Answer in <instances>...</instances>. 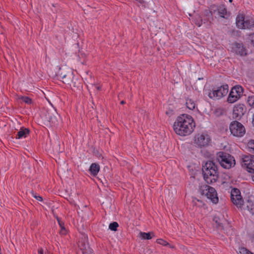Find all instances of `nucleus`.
<instances>
[{
	"label": "nucleus",
	"mask_w": 254,
	"mask_h": 254,
	"mask_svg": "<svg viewBox=\"0 0 254 254\" xmlns=\"http://www.w3.org/2000/svg\"><path fill=\"white\" fill-rule=\"evenodd\" d=\"M195 126L193 118L189 115L182 114L178 117L173 125L175 132L181 136L190 135Z\"/></svg>",
	"instance_id": "f257e3e1"
},
{
	"label": "nucleus",
	"mask_w": 254,
	"mask_h": 254,
	"mask_svg": "<svg viewBox=\"0 0 254 254\" xmlns=\"http://www.w3.org/2000/svg\"><path fill=\"white\" fill-rule=\"evenodd\" d=\"M203 178L207 184L216 182L219 176L217 165L213 161H207L202 168Z\"/></svg>",
	"instance_id": "f03ea898"
},
{
	"label": "nucleus",
	"mask_w": 254,
	"mask_h": 254,
	"mask_svg": "<svg viewBox=\"0 0 254 254\" xmlns=\"http://www.w3.org/2000/svg\"><path fill=\"white\" fill-rule=\"evenodd\" d=\"M217 159L221 166L225 169H230L235 165L234 157L226 152H218L217 154Z\"/></svg>",
	"instance_id": "7ed1b4c3"
},
{
	"label": "nucleus",
	"mask_w": 254,
	"mask_h": 254,
	"mask_svg": "<svg viewBox=\"0 0 254 254\" xmlns=\"http://www.w3.org/2000/svg\"><path fill=\"white\" fill-rule=\"evenodd\" d=\"M199 192L202 195L206 196L215 204L218 203V197L215 189L206 185H203L200 187Z\"/></svg>",
	"instance_id": "20e7f679"
},
{
	"label": "nucleus",
	"mask_w": 254,
	"mask_h": 254,
	"mask_svg": "<svg viewBox=\"0 0 254 254\" xmlns=\"http://www.w3.org/2000/svg\"><path fill=\"white\" fill-rule=\"evenodd\" d=\"M231 133L234 136L241 137L246 133V129L244 126L237 121H233L229 126Z\"/></svg>",
	"instance_id": "39448f33"
},
{
	"label": "nucleus",
	"mask_w": 254,
	"mask_h": 254,
	"mask_svg": "<svg viewBox=\"0 0 254 254\" xmlns=\"http://www.w3.org/2000/svg\"><path fill=\"white\" fill-rule=\"evenodd\" d=\"M236 25L240 29H251L254 27V20L245 18L243 14H239L236 17Z\"/></svg>",
	"instance_id": "423d86ee"
},
{
	"label": "nucleus",
	"mask_w": 254,
	"mask_h": 254,
	"mask_svg": "<svg viewBox=\"0 0 254 254\" xmlns=\"http://www.w3.org/2000/svg\"><path fill=\"white\" fill-rule=\"evenodd\" d=\"M194 141L198 147L202 148L208 146L211 138L206 132L198 133L195 136Z\"/></svg>",
	"instance_id": "0eeeda50"
},
{
	"label": "nucleus",
	"mask_w": 254,
	"mask_h": 254,
	"mask_svg": "<svg viewBox=\"0 0 254 254\" xmlns=\"http://www.w3.org/2000/svg\"><path fill=\"white\" fill-rule=\"evenodd\" d=\"M243 93V88L241 86L237 85L233 87L228 96V102L230 103L235 102L241 97Z\"/></svg>",
	"instance_id": "6e6552de"
},
{
	"label": "nucleus",
	"mask_w": 254,
	"mask_h": 254,
	"mask_svg": "<svg viewBox=\"0 0 254 254\" xmlns=\"http://www.w3.org/2000/svg\"><path fill=\"white\" fill-rule=\"evenodd\" d=\"M242 166L245 168L247 171L254 172V155H244L242 157Z\"/></svg>",
	"instance_id": "1a4fd4ad"
},
{
	"label": "nucleus",
	"mask_w": 254,
	"mask_h": 254,
	"mask_svg": "<svg viewBox=\"0 0 254 254\" xmlns=\"http://www.w3.org/2000/svg\"><path fill=\"white\" fill-rule=\"evenodd\" d=\"M232 52L240 56H246L247 50L242 43L235 42L232 44Z\"/></svg>",
	"instance_id": "9d476101"
},
{
	"label": "nucleus",
	"mask_w": 254,
	"mask_h": 254,
	"mask_svg": "<svg viewBox=\"0 0 254 254\" xmlns=\"http://www.w3.org/2000/svg\"><path fill=\"white\" fill-rule=\"evenodd\" d=\"M246 111L247 109L244 104L236 105L233 109V118L235 119L239 120L245 114Z\"/></svg>",
	"instance_id": "9b49d317"
},
{
	"label": "nucleus",
	"mask_w": 254,
	"mask_h": 254,
	"mask_svg": "<svg viewBox=\"0 0 254 254\" xmlns=\"http://www.w3.org/2000/svg\"><path fill=\"white\" fill-rule=\"evenodd\" d=\"M78 247L80 250L82 251V254H93V250L85 241L79 242Z\"/></svg>",
	"instance_id": "f8f14e48"
},
{
	"label": "nucleus",
	"mask_w": 254,
	"mask_h": 254,
	"mask_svg": "<svg viewBox=\"0 0 254 254\" xmlns=\"http://www.w3.org/2000/svg\"><path fill=\"white\" fill-rule=\"evenodd\" d=\"M67 84L69 85L71 89L74 91L79 89L82 87L80 80L74 77L73 78V80H71Z\"/></svg>",
	"instance_id": "ddd939ff"
},
{
	"label": "nucleus",
	"mask_w": 254,
	"mask_h": 254,
	"mask_svg": "<svg viewBox=\"0 0 254 254\" xmlns=\"http://www.w3.org/2000/svg\"><path fill=\"white\" fill-rule=\"evenodd\" d=\"M231 199L234 204L236 205L238 207H241L243 205V200L241 195H234V197H231Z\"/></svg>",
	"instance_id": "4468645a"
},
{
	"label": "nucleus",
	"mask_w": 254,
	"mask_h": 254,
	"mask_svg": "<svg viewBox=\"0 0 254 254\" xmlns=\"http://www.w3.org/2000/svg\"><path fill=\"white\" fill-rule=\"evenodd\" d=\"M216 89L218 94V98L226 95L228 92V85H224L217 87Z\"/></svg>",
	"instance_id": "2eb2a0df"
},
{
	"label": "nucleus",
	"mask_w": 254,
	"mask_h": 254,
	"mask_svg": "<svg viewBox=\"0 0 254 254\" xmlns=\"http://www.w3.org/2000/svg\"><path fill=\"white\" fill-rule=\"evenodd\" d=\"M74 74L72 72V71H69L68 73L66 75V76H64L62 78V81L63 83L65 84H68L69 82H70L71 80H73V78H74Z\"/></svg>",
	"instance_id": "dca6fc26"
},
{
	"label": "nucleus",
	"mask_w": 254,
	"mask_h": 254,
	"mask_svg": "<svg viewBox=\"0 0 254 254\" xmlns=\"http://www.w3.org/2000/svg\"><path fill=\"white\" fill-rule=\"evenodd\" d=\"M29 133V130L26 128H21L20 130L17 132L16 138H25Z\"/></svg>",
	"instance_id": "f3484780"
},
{
	"label": "nucleus",
	"mask_w": 254,
	"mask_h": 254,
	"mask_svg": "<svg viewBox=\"0 0 254 254\" xmlns=\"http://www.w3.org/2000/svg\"><path fill=\"white\" fill-rule=\"evenodd\" d=\"M99 170L100 166L98 164L94 163H92L91 165L89 171L90 172L91 174L93 176H95L96 175H97Z\"/></svg>",
	"instance_id": "a211bd4d"
},
{
	"label": "nucleus",
	"mask_w": 254,
	"mask_h": 254,
	"mask_svg": "<svg viewBox=\"0 0 254 254\" xmlns=\"http://www.w3.org/2000/svg\"><path fill=\"white\" fill-rule=\"evenodd\" d=\"M69 71H71V70L65 67H60L59 71L58 72L57 76L59 78H62L64 76H66Z\"/></svg>",
	"instance_id": "6ab92c4d"
},
{
	"label": "nucleus",
	"mask_w": 254,
	"mask_h": 254,
	"mask_svg": "<svg viewBox=\"0 0 254 254\" xmlns=\"http://www.w3.org/2000/svg\"><path fill=\"white\" fill-rule=\"evenodd\" d=\"M217 10L220 16L223 18H227V12L224 5H220L217 8Z\"/></svg>",
	"instance_id": "aec40b11"
},
{
	"label": "nucleus",
	"mask_w": 254,
	"mask_h": 254,
	"mask_svg": "<svg viewBox=\"0 0 254 254\" xmlns=\"http://www.w3.org/2000/svg\"><path fill=\"white\" fill-rule=\"evenodd\" d=\"M46 117L47 121L52 123L54 125L56 124L58 122L56 117L55 116L52 117L51 113L49 111L46 112Z\"/></svg>",
	"instance_id": "412c9836"
},
{
	"label": "nucleus",
	"mask_w": 254,
	"mask_h": 254,
	"mask_svg": "<svg viewBox=\"0 0 254 254\" xmlns=\"http://www.w3.org/2000/svg\"><path fill=\"white\" fill-rule=\"evenodd\" d=\"M139 234L142 239L145 240H150L152 238V237L154 236V233L153 232H140Z\"/></svg>",
	"instance_id": "4be33fe9"
},
{
	"label": "nucleus",
	"mask_w": 254,
	"mask_h": 254,
	"mask_svg": "<svg viewBox=\"0 0 254 254\" xmlns=\"http://www.w3.org/2000/svg\"><path fill=\"white\" fill-rule=\"evenodd\" d=\"M186 106L188 109L190 110H193L195 108V104L194 102L190 99H188L186 100Z\"/></svg>",
	"instance_id": "5701e85b"
},
{
	"label": "nucleus",
	"mask_w": 254,
	"mask_h": 254,
	"mask_svg": "<svg viewBox=\"0 0 254 254\" xmlns=\"http://www.w3.org/2000/svg\"><path fill=\"white\" fill-rule=\"evenodd\" d=\"M208 96L211 99L218 98V94L216 88H213L212 91H210L208 92Z\"/></svg>",
	"instance_id": "b1692460"
},
{
	"label": "nucleus",
	"mask_w": 254,
	"mask_h": 254,
	"mask_svg": "<svg viewBox=\"0 0 254 254\" xmlns=\"http://www.w3.org/2000/svg\"><path fill=\"white\" fill-rule=\"evenodd\" d=\"M213 221L215 222L216 226L218 229H223V226L220 219L217 216H214L213 218Z\"/></svg>",
	"instance_id": "393cba45"
},
{
	"label": "nucleus",
	"mask_w": 254,
	"mask_h": 254,
	"mask_svg": "<svg viewBox=\"0 0 254 254\" xmlns=\"http://www.w3.org/2000/svg\"><path fill=\"white\" fill-rule=\"evenodd\" d=\"M248 150L251 153L254 154V140H250L248 143Z\"/></svg>",
	"instance_id": "a878e982"
},
{
	"label": "nucleus",
	"mask_w": 254,
	"mask_h": 254,
	"mask_svg": "<svg viewBox=\"0 0 254 254\" xmlns=\"http://www.w3.org/2000/svg\"><path fill=\"white\" fill-rule=\"evenodd\" d=\"M119 227V224L116 222H114L110 224L109 228L114 231H116L117 230V228Z\"/></svg>",
	"instance_id": "bb28decb"
},
{
	"label": "nucleus",
	"mask_w": 254,
	"mask_h": 254,
	"mask_svg": "<svg viewBox=\"0 0 254 254\" xmlns=\"http://www.w3.org/2000/svg\"><path fill=\"white\" fill-rule=\"evenodd\" d=\"M21 101L27 104H30L32 103V100L27 96H21L19 98Z\"/></svg>",
	"instance_id": "cd10ccee"
},
{
	"label": "nucleus",
	"mask_w": 254,
	"mask_h": 254,
	"mask_svg": "<svg viewBox=\"0 0 254 254\" xmlns=\"http://www.w3.org/2000/svg\"><path fill=\"white\" fill-rule=\"evenodd\" d=\"M248 210L253 215L254 214V204L252 202H249V204L247 205Z\"/></svg>",
	"instance_id": "c85d7f7f"
},
{
	"label": "nucleus",
	"mask_w": 254,
	"mask_h": 254,
	"mask_svg": "<svg viewBox=\"0 0 254 254\" xmlns=\"http://www.w3.org/2000/svg\"><path fill=\"white\" fill-rule=\"evenodd\" d=\"M195 24L200 27L202 24V19L200 16H197L194 19Z\"/></svg>",
	"instance_id": "c756f323"
},
{
	"label": "nucleus",
	"mask_w": 254,
	"mask_h": 254,
	"mask_svg": "<svg viewBox=\"0 0 254 254\" xmlns=\"http://www.w3.org/2000/svg\"><path fill=\"white\" fill-rule=\"evenodd\" d=\"M247 102L250 106L254 107V96H249Z\"/></svg>",
	"instance_id": "7c9ffc66"
},
{
	"label": "nucleus",
	"mask_w": 254,
	"mask_h": 254,
	"mask_svg": "<svg viewBox=\"0 0 254 254\" xmlns=\"http://www.w3.org/2000/svg\"><path fill=\"white\" fill-rule=\"evenodd\" d=\"M156 242L160 244V245H162L163 246H169L170 244L166 241H165V240L162 239H158L156 240Z\"/></svg>",
	"instance_id": "2f4dec72"
},
{
	"label": "nucleus",
	"mask_w": 254,
	"mask_h": 254,
	"mask_svg": "<svg viewBox=\"0 0 254 254\" xmlns=\"http://www.w3.org/2000/svg\"><path fill=\"white\" fill-rule=\"evenodd\" d=\"M234 195H241V193L240 190L237 189H233L231 190V197H232L234 196Z\"/></svg>",
	"instance_id": "473e14b6"
},
{
	"label": "nucleus",
	"mask_w": 254,
	"mask_h": 254,
	"mask_svg": "<svg viewBox=\"0 0 254 254\" xmlns=\"http://www.w3.org/2000/svg\"><path fill=\"white\" fill-rule=\"evenodd\" d=\"M240 253L242 254H253L245 248H242L240 250Z\"/></svg>",
	"instance_id": "72a5a7b5"
},
{
	"label": "nucleus",
	"mask_w": 254,
	"mask_h": 254,
	"mask_svg": "<svg viewBox=\"0 0 254 254\" xmlns=\"http://www.w3.org/2000/svg\"><path fill=\"white\" fill-rule=\"evenodd\" d=\"M32 196L35 197L36 199H37L39 201H42L43 200V198L41 196L39 195H36L35 193H34V192L32 191H31Z\"/></svg>",
	"instance_id": "f704fd0d"
},
{
	"label": "nucleus",
	"mask_w": 254,
	"mask_h": 254,
	"mask_svg": "<svg viewBox=\"0 0 254 254\" xmlns=\"http://www.w3.org/2000/svg\"><path fill=\"white\" fill-rule=\"evenodd\" d=\"M251 43L254 46V33L250 36Z\"/></svg>",
	"instance_id": "c9c22d12"
},
{
	"label": "nucleus",
	"mask_w": 254,
	"mask_h": 254,
	"mask_svg": "<svg viewBox=\"0 0 254 254\" xmlns=\"http://www.w3.org/2000/svg\"><path fill=\"white\" fill-rule=\"evenodd\" d=\"M39 254H43V250L42 249H40L38 250Z\"/></svg>",
	"instance_id": "e433bc0d"
},
{
	"label": "nucleus",
	"mask_w": 254,
	"mask_h": 254,
	"mask_svg": "<svg viewBox=\"0 0 254 254\" xmlns=\"http://www.w3.org/2000/svg\"><path fill=\"white\" fill-rule=\"evenodd\" d=\"M58 221H59V224H60V226L61 227L62 229H63L64 230H65V229H64V228L62 226V224H61V223L60 222V221H59V219H58Z\"/></svg>",
	"instance_id": "4c0bfd02"
},
{
	"label": "nucleus",
	"mask_w": 254,
	"mask_h": 254,
	"mask_svg": "<svg viewBox=\"0 0 254 254\" xmlns=\"http://www.w3.org/2000/svg\"><path fill=\"white\" fill-rule=\"evenodd\" d=\"M253 173H254V175H252V179L253 181L254 182V172Z\"/></svg>",
	"instance_id": "58836bf2"
},
{
	"label": "nucleus",
	"mask_w": 254,
	"mask_h": 254,
	"mask_svg": "<svg viewBox=\"0 0 254 254\" xmlns=\"http://www.w3.org/2000/svg\"><path fill=\"white\" fill-rule=\"evenodd\" d=\"M252 123H253V126H254V115L253 117V121H252Z\"/></svg>",
	"instance_id": "ea45409f"
},
{
	"label": "nucleus",
	"mask_w": 254,
	"mask_h": 254,
	"mask_svg": "<svg viewBox=\"0 0 254 254\" xmlns=\"http://www.w3.org/2000/svg\"><path fill=\"white\" fill-rule=\"evenodd\" d=\"M96 88L98 90H99L101 88V87L99 86H96Z\"/></svg>",
	"instance_id": "a19ab883"
},
{
	"label": "nucleus",
	"mask_w": 254,
	"mask_h": 254,
	"mask_svg": "<svg viewBox=\"0 0 254 254\" xmlns=\"http://www.w3.org/2000/svg\"><path fill=\"white\" fill-rule=\"evenodd\" d=\"M125 103V102L124 101H122L121 102V104H124Z\"/></svg>",
	"instance_id": "79ce46f5"
},
{
	"label": "nucleus",
	"mask_w": 254,
	"mask_h": 254,
	"mask_svg": "<svg viewBox=\"0 0 254 254\" xmlns=\"http://www.w3.org/2000/svg\"><path fill=\"white\" fill-rule=\"evenodd\" d=\"M229 2H231L232 1V0H229Z\"/></svg>",
	"instance_id": "37998d69"
},
{
	"label": "nucleus",
	"mask_w": 254,
	"mask_h": 254,
	"mask_svg": "<svg viewBox=\"0 0 254 254\" xmlns=\"http://www.w3.org/2000/svg\"><path fill=\"white\" fill-rule=\"evenodd\" d=\"M53 6L55 7V5L54 4H53Z\"/></svg>",
	"instance_id": "c03bdc74"
},
{
	"label": "nucleus",
	"mask_w": 254,
	"mask_h": 254,
	"mask_svg": "<svg viewBox=\"0 0 254 254\" xmlns=\"http://www.w3.org/2000/svg\"><path fill=\"white\" fill-rule=\"evenodd\" d=\"M1 7H0V12H1Z\"/></svg>",
	"instance_id": "a18cd8bd"
}]
</instances>
